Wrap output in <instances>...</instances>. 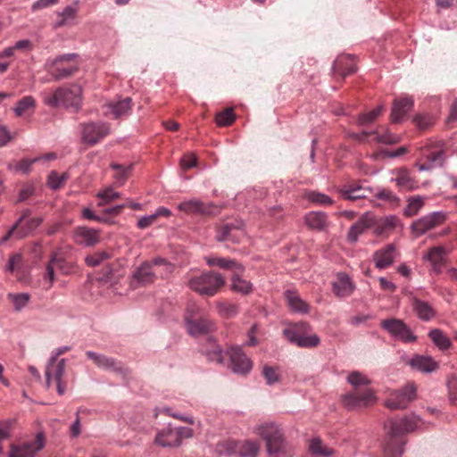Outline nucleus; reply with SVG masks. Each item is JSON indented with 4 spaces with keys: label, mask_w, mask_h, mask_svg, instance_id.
<instances>
[{
    "label": "nucleus",
    "mask_w": 457,
    "mask_h": 457,
    "mask_svg": "<svg viewBox=\"0 0 457 457\" xmlns=\"http://www.w3.org/2000/svg\"><path fill=\"white\" fill-rule=\"evenodd\" d=\"M370 222V214H365L357 222L353 224L347 234L348 241L356 242L360 235L367 228H371Z\"/></svg>",
    "instance_id": "nucleus-34"
},
{
    "label": "nucleus",
    "mask_w": 457,
    "mask_h": 457,
    "mask_svg": "<svg viewBox=\"0 0 457 457\" xmlns=\"http://www.w3.org/2000/svg\"><path fill=\"white\" fill-rule=\"evenodd\" d=\"M66 366V360L61 359L58 361H51L46 370V380L47 386H50V382L54 379L57 384V392L59 395H63L67 388L66 380L63 378Z\"/></svg>",
    "instance_id": "nucleus-11"
},
{
    "label": "nucleus",
    "mask_w": 457,
    "mask_h": 457,
    "mask_svg": "<svg viewBox=\"0 0 457 457\" xmlns=\"http://www.w3.org/2000/svg\"><path fill=\"white\" fill-rule=\"evenodd\" d=\"M155 443L163 447H177L179 445V436L175 430L167 428L157 434Z\"/></svg>",
    "instance_id": "nucleus-37"
},
{
    "label": "nucleus",
    "mask_w": 457,
    "mask_h": 457,
    "mask_svg": "<svg viewBox=\"0 0 457 457\" xmlns=\"http://www.w3.org/2000/svg\"><path fill=\"white\" fill-rule=\"evenodd\" d=\"M396 256V250L393 244H389L384 248L375 252L374 261L376 267L378 269H385L390 266Z\"/></svg>",
    "instance_id": "nucleus-26"
},
{
    "label": "nucleus",
    "mask_w": 457,
    "mask_h": 457,
    "mask_svg": "<svg viewBox=\"0 0 457 457\" xmlns=\"http://www.w3.org/2000/svg\"><path fill=\"white\" fill-rule=\"evenodd\" d=\"M421 156L428 162L442 165L445 160V146L442 142L428 143L420 148Z\"/></svg>",
    "instance_id": "nucleus-16"
},
{
    "label": "nucleus",
    "mask_w": 457,
    "mask_h": 457,
    "mask_svg": "<svg viewBox=\"0 0 457 457\" xmlns=\"http://www.w3.org/2000/svg\"><path fill=\"white\" fill-rule=\"evenodd\" d=\"M259 450L260 444L252 440L242 442L225 440L220 442L216 446V451L220 454L237 453L240 457H256Z\"/></svg>",
    "instance_id": "nucleus-7"
},
{
    "label": "nucleus",
    "mask_w": 457,
    "mask_h": 457,
    "mask_svg": "<svg viewBox=\"0 0 457 457\" xmlns=\"http://www.w3.org/2000/svg\"><path fill=\"white\" fill-rule=\"evenodd\" d=\"M320 342V337L317 335L306 336L302 334L297 345L304 348H312L319 345Z\"/></svg>",
    "instance_id": "nucleus-61"
},
{
    "label": "nucleus",
    "mask_w": 457,
    "mask_h": 457,
    "mask_svg": "<svg viewBox=\"0 0 457 457\" xmlns=\"http://www.w3.org/2000/svg\"><path fill=\"white\" fill-rule=\"evenodd\" d=\"M81 87L72 85L69 87H59L53 93L44 96V103L51 107L63 105L65 108H72L77 112L81 104Z\"/></svg>",
    "instance_id": "nucleus-5"
},
{
    "label": "nucleus",
    "mask_w": 457,
    "mask_h": 457,
    "mask_svg": "<svg viewBox=\"0 0 457 457\" xmlns=\"http://www.w3.org/2000/svg\"><path fill=\"white\" fill-rule=\"evenodd\" d=\"M312 454L318 457H330L334 453V450L324 445L320 438H313L309 445Z\"/></svg>",
    "instance_id": "nucleus-43"
},
{
    "label": "nucleus",
    "mask_w": 457,
    "mask_h": 457,
    "mask_svg": "<svg viewBox=\"0 0 457 457\" xmlns=\"http://www.w3.org/2000/svg\"><path fill=\"white\" fill-rule=\"evenodd\" d=\"M419 421L418 417L412 416L404 418L399 422L391 420L388 425H386L387 438L384 449V457L402 456L403 445L405 443L403 440V435L413 431L418 427Z\"/></svg>",
    "instance_id": "nucleus-2"
},
{
    "label": "nucleus",
    "mask_w": 457,
    "mask_h": 457,
    "mask_svg": "<svg viewBox=\"0 0 457 457\" xmlns=\"http://www.w3.org/2000/svg\"><path fill=\"white\" fill-rule=\"evenodd\" d=\"M106 107L105 114H112V118L118 119L129 114L132 108V100L130 97H125L118 102L110 103Z\"/></svg>",
    "instance_id": "nucleus-31"
},
{
    "label": "nucleus",
    "mask_w": 457,
    "mask_h": 457,
    "mask_svg": "<svg viewBox=\"0 0 457 457\" xmlns=\"http://www.w3.org/2000/svg\"><path fill=\"white\" fill-rule=\"evenodd\" d=\"M185 321L187 332L194 337L207 334L214 328V324L212 320L204 314H192L190 308L185 313Z\"/></svg>",
    "instance_id": "nucleus-10"
},
{
    "label": "nucleus",
    "mask_w": 457,
    "mask_h": 457,
    "mask_svg": "<svg viewBox=\"0 0 457 457\" xmlns=\"http://www.w3.org/2000/svg\"><path fill=\"white\" fill-rule=\"evenodd\" d=\"M187 287L202 296L212 297L225 286V278L218 272H188L186 277Z\"/></svg>",
    "instance_id": "nucleus-3"
},
{
    "label": "nucleus",
    "mask_w": 457,
    "mask_h": 457,
    "mask_svg": "<svg viewBox=\"0 0 457 457\" xmlns=\"http://www.w3.org/2000/svg\"><path fill=\"white\" fill-rule=\"evenodd\" d=\"M429 337L433 343L440 349L446 350L452 345L450 338L440 329H433L429 332Z\"/></svg>",
    "instance_id": "nucleus-46"
},
{
    "label": "nucleus",
    "mask_w": 457,
    "mask_h": 457,
    "mask_svg": "<svg viewBox=\"0 0 457 457\" xmlns=\"http://www.w3.org/2000/svg\"><path fill=\"white\" fill-rule=\"evenodd\" d=\"M42 222L41 218H31L26 223H21L16 232V238L21 239L25 237L29 233L37 228Z\"/></svg>",
    "instance_id": "nucleus-48"
},
{
    "label": "nucleus",
    "mask_w": 457,
    "mask_h": 457,
    "mask_svg": "<svg viewBox=\"0 0 457 457\" xmlns=\"http://www.w3.org/2000/svg\"><path fill=\"white\" fill-rule=\"evenodd\" d=\"M413 308L419 318L421 320H428L435 315L433 308L428 303L419 299H414Z\"/></svg>",
    "instance_id": "nucleus-45"
},
{
    "label": "nucleus",
    "mask_w": 457,
    "mask_h": 457,
    "mask_svg": "<svg viewBox=\"0 0 457 457\" xmlns=\"http://www.w3.org/2000/svg\"><path fill=\"white\" fill-rule=\"evenodd\" d=\"M381 327L395 338L405 343L416 340V337L412 334L408 326L401 320H384L381 321Z\"/></svg>",
    "instance_id": "nucleus-12"
},
{
    "label": "nucleus",
    "mask_w": 457,
    "mask_h": 457,
    "mask_svg": "<svg viewBox=\"0 0 457 457\" xmlns=\"http://www.w3.org/2000/svg\"><path fill=\"white\" fill-rule=\"evenodd\" d=\"M265 442L270 457H291L292 451L281 430L274 423H263L254 429Z\"/></svg>",
    "instance_id": "nucleus-4"
},
{
    "label": "nucleus",
    "mask_w": 457,
    "mask_h": 457,
    "mask_svg": "<svg viewBox=\"0 0 457 457\" xmlns=\"http://www.w3.org/2000/svg\"><path fill=\"white\" fill-rule=\"evenodd\" d=\"M152 261L157 276L165 277L172 273L175 269L174 264L164 258L155 257Z\"/></svg>",
    "instance_id": "nucleus-44"
},
{
    "label": "nucleus",
    "mask_w": 457,
    "mask_h": 457,
    "mask_svg": "<svg viewBox=\"0 0 457 457\" xmlns=\"http://www.w3.org/2000/svg\"><path fill=\"white\" fill-rule=\"evenodd\" d=\"M217 309L219 314L227 319L234 317L237 313V305L228 302L218 303Z\"/></svg>",
    "instance_id": "nucleus-56"
},
{
    "label": "nucleus",
    "mask_w": 457,
    "mask_h": 457,
    "mask_svg": "<svg viewBox=\"0 0 457 457\" xmlns=\"http://www.w3.org/2000/svg\"><path fill=\"white\" fill-rule=\"evenodd\" d=\"M96 196L100 199L98 205L102 206L104 204L113 202L115 199L120 198V194L116 192L112 187H109L98 192Z\"/></svg>",
    "instance_id": "nucleus-51"
},
{
    "label": "nucleus",
    "mask_w": 457,
    "mask_h": 457,
    "mask_svg": "<svg viewBox=\"0 0 457 457\" xmlns=\"http://www.w3.org/2000/svg\"><path fill=\"white\" fill-rule=\"evenodd\" d=\"M383 106H378L372 111L363 113L359 116L358 122L360 125L364 126L373 122L383 112Z\"/></svg>",
    "instance_id": "nucleus-59"
},
{
    "label": "nucleus",
    "mask_w": 457,
    "mask_h": 457,
    "mask_svg": "<svg viewBox=\"0 0 457 457\" xmlns=\"http://www.w3.org/2000/svg\"><path fill=\"white\" fill-rule=\"evenodd\" d=\"M230 366L234 372L246 374L252 369V361L238 347H232L229 351Z\"/></svg>",
    "instance_id": "nucleus-19"
},
{
    "label": "nucleus",
    "mask_w": 457,
    "mask_h": 457,
    "mask_svg": "<svg viewBox=\"0 0 457 457\" xmlns=\"http://www.w3.org/2000/svg\"><path fill=\"white\" fill-rule=\"evenodd\" d=\"M426 197L421 195L409 196L406 200L407 205L403 211L406 217L417 215L425 204Z\"/></svg>",
    "instance_id": "nucleus-40"
},
{
    "label": "nucleus",
    "mask_w": 457,
    "mask_h": 457,
    "mask_svg": "<svg viewBox=\"0 0 457 457\" xmlns=\"http://www.w3.org/2000/svg\"><path fill=\"white\" fill-rule=\"evenodd\" d=\"M78 2L74 5L66 6L62 12L58 14L59 20L56 21L55 27H63L71 25L78 13Z\"/></svg>",
    "instance_id": "nucleus-42"
},
{
    "label": "nucleus",
    "mask_w": 457,
    "mask_h": 457,
    "mask_svg": "<svg viewBox=\"0 0 457 457\" xmlns=\"http://www.w3.org/2000/svg\"><path fill=\"white\" fill-rule=\"evenodd\" d=\"M245 237V231L241 222L225 223L217 228L216 239L220 242L230 241L232 243H239Z\"/></svg>",
    "instance_id": "nucleus-15"
},
{
    "label": "nucleus",
    "mask_w": 457,
    "mask_h": 457,
    "mask_svg": "<svg viewBox=\"0 0 457 457\" xmlns=\"http://www.w3.org/2000/svg\"><path fill=\"white\" fill-rule=\"evenodd\" d=\"M445 256L446 252L444 247L435 246L428 252L425 258L430 262L433 270L436 273H440L445 262Z\"/></svg>",
    "instance_id": "nucleus-30"
},
{
    "label": "nucleus",
    "mask_w": 457,
    "mask_h": 457,
    "mask_svg": "<svg viewBox=\"0 0 457 457\" xmlns=\"http://www.w3.org/2000/svg\"><path fill=\"white\" fill-rule=\"evenodd\" d=\"M409 364L415 370L422 372H433L438 364L429 356L415 355L409 361Z\"/></svg>",
    "instance_id": "nucleus-32"
},
{
    "label": "nucleus",
    "mask_w": 457,
    "mask_h": 457,
    "mask_svg": "<svg viewBox=\"0 0 457 457\" xmlns=\"http://www.w3.org/2000/svg\"><path fill=\"white\" fill-rule=\"evenodd\" d=\"M69 179L67 172L59 174L57 171L53 170L47 179V185L50 188L56 190L62 187Z\"/></svg>",
    "instance_id": "nucleus-49"
},
{
    "label": "nucleus",
    "mask_w": 457,
    "mask_h": 457,
    "mask_svg": "<svg viewBox=\"0 0 457 457\" xmlns=\"http://www.w3.org/2000/svg\"><path fill=\"white\" fill-rule=\"evenodd\" d=\"M7 298L13 304L15 311L19 312L28 304L30 296L27 293L8 294Z\"/></svg>",
    "instance_id": "nucleus-50"
},
{
    "label": "nucleus",
    "mask_w": 457,
    "mask_h": 457,
    "mask_svg": "<svg viewBox=\"0 0 457 457\" xmlns=\"http://www.w3.org/2000/svg\"><path fill=\"white\" fill-rule=\"evenodd\" d=\"M445 220L446 214L445 212H431L413 221L411 230L416 237H419L426 232L441 226Z\"/></svg>",
    "instance_id": "nucleus-9"
},
{
    "label": "nucleus",
    "mask_w": 457,
    "mask_h": 457,
    "mask_svg": "<svg viewBox=\"0 0 457 457\" xmlns=\"http://www.w3.org/2000/svg\"><path fill=\"white\" fill-rule=\"evenodd\" d=\"M179 211L187 214H212V205L206 204L198 199H191L178 205Z\"/></svg>",
    "instance_id": "nucleus-27"
},
{
    "label": "nucleus",
    "mask_w": 457,
    "mask_h": 457,
    "mask_svg": "<svg viewBox=\"0 0 457 457\" xmlns=\"http://www.w3.org/2000/svg\"><path fill=\"white\" fill-rule=\"evenodd\" d=\"M304 196L307 200L317 205L328 206L334 203L328 195L318 191H308L304 194Z\"/></svg>",
    "instance_id": "nucleus-47"
},
{
    "label": "nucleus",
    "mask_w": 457,
    "mask_h": 457,
    "mask_svg": "<svg viewBox=\"0 0 457 457\" xmlns=\"http://www.w3.org/2000/svg\"><path fill=\"white\" fill-rule=\"evenodd\" d=\"M206 263L210 267L217 266L223 270H231L232 274L241 270V264L236 260L219 256L205 257Z\"/></svg>",
    "instance_id": "nucleus-33"
},
{
    "label": "nucleus",
    "mask_w": 457,
    "mask_h": 457,
    "mask_svg": "<svg viewBox=\"0 0 457 457\" xmlns=\"http://www.w3.org/2000/svg\"><path fill=\"white\" fill-rule=\"evenodd\" d=\"M44 445V436L39 433L33 441L24 442L20 445H12L9 457H34Z\"/></svg>",
    "instance_id": "nucleus-14"
},
{
    "label": "nucleus",
    "mask_w": 457,
    "mask_h": 457,
    "mask_svg": "<svg viewBox=\"0 0 457 457\" xmlns=\"http://www.w3.org/2000/svg\"><path fill=\"white\" fill-rule=\"evenodd\" d=\"M207 357L212 361L222 363L224 358L223 351L220 345L211 342L210 348L207 350Z\"/></svg>",
    "instance_id": "nucleus-60"
},
{
    "label": "nucleus",
    "mask_w": 457,
    "mask_h": 457,
    "mask_svg": "<svg viewBox=\"0 0 457 457\" xmlns=\"http://www.w3.org/2000/svg\"><path fill=\"white\" fill-rule=\"evenodd\" d=\"M371 228L378 237H388L400 223L398 217L390 215L377 219L370 215Z\"/></svg>",
    "instance_id": "nucleus-17"
},
{
    "label": "nucleus",
    "mask_w": 457,
    "mask_h": 457,
    "mask_svg": "<svg viewBox=\"0 0 457 457\" xmlns=\"http://www.w3.org/2000/svg\"><path fill=\"white\" fill-rule=\"evenodd\" d=\"M29 215H30L29 210L23 211L21 216L14 223V225L12 227V228L6 233L5 236H4L1 238L0 243L4 244V243L7 242L12 237H14L16 238V232H17L18 228H20V226L21 225L23 220H25L27 218H29Z\"/></svg>",
    "instance_id": "nucleus-58"
},
{
    "label": "nucleus",
    "mask_w": 457,
    "mask_h": 457,
    "mask_svg": "<svg viewBox=\"0 0 457 457\" xmlns=\"http://www.w3.org/2000/svg\"><path fill=\"white\" fill-rule=\"evenodd\" d=\"M39 161L40 158H25L21 160L20 162L9 163L8 169L14 170L16 171H21L22 173H29L30 171L31 165Z\"/></svg>",
    "instance_id": "nucleus-53"
},
{
    "label": "nucleus",
    "mask_w": 457,
    "mask_h": 457,
    "mask_svg": "<svg viewBox=\"0 0 457 457\" xmlns=\"http://www.w3.org/2000/svg\"><path fill=\"white\" fill-rule=\"evenodd\" d=\"M412 107L413 100L411 97L395 99L390 115L392 122H400Z\"/></svg>",
    "instance_id": "nucleus-25"
},
{
    "label": "nucleus",
    "mask_w": 457,
    "mask_h": 457,
    "mask_svg": "<svg viewBox=\"0 0 457 457\" xmlns=\"http://www.w3.org/2000/svg\"><path fill=\"white\" fill-rule=\"evenodd\" d=\"M285 297L288 306L292 311L303 314L309 312V304L303 301L296 292L287 290L285 292Z\"/></svg>",
    "instance_id": "nucleus-36"
},
{
    "label": "nucleus",
    "mask_w": 457,
    "mask_h": 457,
    "mask_svg": "<svg viewBox=\"0 0 457 457\" xmlns=\"http://www.w3.org/2000/svg\"><path fill=\"white\" fill-rule=\"evenodd\" d=\"M352 391L341 396L343 405L348 410H358L374 404L377 401L374 391L369 386L370 380L359 371H352L346 378Z\"/></svg>",
    "instance_id": "nucleus-1"
},
{
    "label": "nucleus",
    "mask_w": 457,
    "mask_h": 457,
    "mask_svg": "<svg viewBox=\"0 0 457 457\" xmlns=\"http://www.w3.org/2000/svg\"><path fill=\"white\" fill-rule=\"evenodd\" d=\"M304 223L309 228L317 231H326L330 225L328 214L323 212H307L304 216Z\"/></svg>",
    "instance_id": "nucleus-23"
},
{
    "label": "nucleus",
    "mask_w": 457,
    "mask_h": 457,
    "mask_svg": "<svg viewBox=\"0 0 457 457\" xmlns=\"http://www.w3.org/2000/svg\"><path fill=\"white\" fill-rule=\"evenodd\" d=\"M244 272V267L241 266V270L237 272H234L232 274V284H231V289L233 291L242 293V294H248L252 291V284L245 280L241 278V275Z\"/></svg>",
    "instance_id": "nucleus-41"
},
{
    "label": "nucleus",
    "mask_w": 457,
    "mask_h": 457,
    "mask_svg": "<svg viewBox=\"0 0 457 457\" xmlns=\"http://www.w3.org/2000/svg\"><path fill=\"white\" fill-rule=\"evenodd\" d=\"M110 258L111 253L109 252L101 251L87 256L86 262L88 266L96 267Z\"/></svg>",
    "instance_id": "nucleus-57"
},
{
    "label": "nucleus",
    "mask_w": 457,
    "mask_h": 457,
    "mask_svg": "<svg viewBox=\"0 0 457 457\" xmlns=\"http://www.w3.org/2000/svg\"><path fill=\"white\" fill-rule=\"evenodd\" d=\"M74 241L79 245L92 246L99 243L100 231L88 227H77L73 231Z\"/></svg>",
    "instance_id": "nucleus-20"
},
{
    "label": "nucleus",
    "mask_w": 457,
    "mask_h": 457,
    "mask_svg": "<svg viewBox=\"0 0 457 457\" xmlns=\"http://www.w3.org/2000/svg\"><path fill=\"white\" fill-rule=\"evenodd\" d=\"M111 167L115 170L113 175L116 184L122 186L129 176L131 166L123 167L119 164L112 163Z\"/></svg>",
    "instance_id": "nucleus-52"
},
{
    "label": "nucleus",
    "mask_w": 457,
    "mask_h": 457,
    "mask_svg": "<svg viewBox=\"0 0 457 457\" xmlns=\"http://www.w3.org/2000/svg\"><path fill=\"white\" fill-rule=\"evenodd\" d=\"M337 191L342 199L349 201L367 198L371 193L370 188L365 187L357 182L344 185Z\"/></svg>",
    "instance_id": "nucleus-18"
},
{
    "label": "nucleus",
    "mask_w": 457,
    "mask_h": 457,
    "mask_svg": "<svg viewBox=\"0 0 457 457\" xmlns=\"http://www.w3.org/2000/svg\"><path fill=\"white\" fill-rule=\"evenodd\" d=\"M35 106V100L32 96H25L20 100L17 106L14 108V112L17 116H22L29 109H33Z\"/></svg>",
    "instance_id": "nucleus-55"
},
{
    "label": "nucleus",
    "mask_w": 457,
    "mask_h": 457,
    "mask_svg": "<svg viewBox=\"0 0 457 457\" xmlns=\"http://www.w3.org/2000/svg\"><path fill=\"white\" fill-rule=\"evenodd\" d=\"M86 355L100 369L114 372L123 371L121 364L116 361L113 358L108 357L104 354L96 353L92 351L86 352Z\"/></svg>",
    "instance_id": "nucleus-21"
},
{
    "label": "nucleus",
    "mask_w": 457,
    "mask_h": 457,
    "mask_svg": "<svg viewBox=\"0 0 457 457\" xmlns=\"http://www.w3.org/2000/svg\"><path fill=\"white\" fill-rule=\"evenodd\" d=\"M395 178L394 179L396 186L406 191H411L418 187L417 181L411 177L409 170L405 168L397 169L395 170Z\"/></svg>",
    "instance_id": "nucleus-29"
},
{
    "label": "nucleus",
    "mask_w": 457,
    "mask_h": 457,
    "mask_svg": "<svg viewBox=\"0 0 457 457\" xmlns=\"http://www.w3.org/2000/svg\"><path fill=\"white\" fill-rule=\"evenodd\" d=\"M375 196L382 201L389 203L391 204H397L399 203V197L396 196L391 190L389 189H382L376 193Z\"/></svg>",
    "instance_id": "nucleus-63"
},
{
    "label": "nucleus",
    "mask_w": 457,
    "mask_h": 457,
    "mask_svg": "<svg viewBox=\"0 0 457 457\" xmlns=\"http://www.w3.org/2000/svg\"><path fill=\"white\" fill-rule=\"evenodd\" d=\"M333 293L340 298L347 297L352 295L354 286L350 278L345 273H337L335 280L332 282Z\"/></svg>",
    "instance_id": "nucleus-24"
},
{
    "label": "nucleus",
    "mask_w": 457,
    "mask_h": 457,
    "mask_svg": "<svg viewBox=\"0 0 457 457\" xmlns=\"http://www.w3.org/2000/svg\"><path fill=\"white\" fill-rule=\"evenodd\" d=\"M262 374L266 379L267 384L272 385L278 381L279 379V373L276 368L270 367V366H264Z\"/></svg>",
    "instance_id": "nucleus-64"
},
{
    "label": "nucleus",
    "mask_w": 457,
    "mask_h": 457,
    "mask_svg": "<svg viewBox=\"0 0 457 457\" xmlns=\"http://www.w3.org/2000/svg\"><path fill=\"white\" fill-rule=\"evenodd\" d=\"M310 327L305 322L291 324L283 329L284 337L292 343L298 344L302 334H305Z\"/></svg>",
    "instance_id": "nucleus-38"
},
{
    "label": "nucleus",
    "mask_w": 457,
    "mask_h": 457,
    "mask_svg": "<svg viewBox=\"0 0 457 457\" xmlns=\"http://www.w3.org/2000/svg\"><path fill=\"white\" fill-rule=\"evenodd\" d=\"M447 388L450 402L457 405V377L451 375L447 379Z\"/></svg>",
    "instance_id": "nucleus-62"
},
{
    "label": "nucleus",
    "mask_w": 457,
    "mask_h": 457,
    "mask_svg": "<svg viewBox=\"0 0 457 457\" xmlns=\"http://www.w3.org/2000/svg\"><path fill=\"white\" fill-rule=\"evenodd\" d=\"M64 267V260L58 257L56 253L53 254L46 267L45 278L49 280V287L54 281V272L56 270H62Z\"/></svg>",
    "instance_id": "nucleus-39"
},
{
    "label": "nucleus",
    "mask_w": 457,
    "mask_h": 457,
    "mask_svg": "<svg viewBox=\"0 0 457 457\" xmlns=\"http://www.w3.org/2000/svg\"><path fill=\"white\" fill-rule=\"evenodd\" d=\"M110 134V126L104 122H91L82 125V140L94 145Z\"/></svg>",
    "instance_id": "nucleus-13"
},
{
    "label": "nucleus",
    "mask_w": 457,
    "mask_h": 457,
    "mask_svg": "<svg viewBox=\"0 0 457 457\" xmlns=\"http://www.w3.org/2000/svg\"><path fill=\"white\" fill-rule=\"evenodd\" d=\"M134 280L138 284L145 286L155 281L157 275L154 270L153 261L144 262L133 274Z\"/></svg>",
    "instance_id": "nucleus-22"
},
{
    "label": "nucleus",
    "mask_w": 457,
    "mask_h": 457,
    "mask_svg": "<svg viewBox=\"0 0 457 457\" xmlns=\"http://www.w3.org/2000/svg\"><path fill=\"white\" fill-rule=\"evenodd\" d=\"M235 119L236 117L231 108L223 110L217 113L215 117V120L219 126H229L234 122Z\"/></svg>",
    "instance_id": "nucleus-54"
},
{
    "label": "nucleus",
    "mask_w": 457,
    "mask_h": 457,
    "mask_svg": "<svg viewBox=\"0 0 457 457\" xmlns=\"http://www.w3.org/2000/svg\"><path fill=\"white\" fill-rule=\"evenodd\" d=\"M370 136H375L374 140L376 142L387 145L396 144L400 140V137L395 134L386 133L384 135H378L377 131H362L361 133L353 135L358 141H364Z\"/></svg>",
    "instance_id": "nucleus-35"
},
{
    "label": "nucleus",
    "mask_w": 457,
    "mask_h": 457,
    "mask_svg": "<svg viewBox=\"0 0 457 457\" xmlns=\"http://www.w3.org/2000/svg\"><path fill=\"white\" fill-rule=\"evenodd\" d=\"M417 388L413 383H408L401 390L392 391L386 401V406L390 410L404 409L415 399Z\"/></svg>",
    "instance_id": "nucleus-8"
},
{
    "label": "nucleus",
    "mask_w": 457,
    "mask_h": 457,
    "mask_svg": "<svg viewBox=\"0 0 457 457\" xmlns=\"http://www.w3.org/2000/svg\"><path fill=\"white\" fill-rule=\"evenodd\" d=\"M333 71L336 75L342 79L353 74L356 71L355 62L351 55H342L337 58L333 65Z\"/></svg>",
    "instance_id": "nucleus-28"
},
{
    "label": "nucleus",
    "mask_w": 457,
    "mask_h": 457,
    "mask_svg": "<svg viewBox=\"0 0 457 457\" xmlns=\"http://www.w3.org/2000/svg\"><path fill=\"white\" fill-rule=\"evenodd\" d=\"M79 55L67 54L46 63L48 73L56 80L69 78L79 71Z\"/></svg>",
    "instance_id": "nucleus-6"
}]
</instances>
